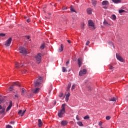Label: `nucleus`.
Returning a JSON list of instances; mask_svg holds the SVG:
<instances>
[{
	"label": "nucleus",
	"instance_id": "1",
	"mask_svg": "<svg viewBox=\"0 0 128 128\" xmlns=\"http://www.w3.org/2000/svg\"><path fill=\"white\" fill-rule=\"evenodd\" d=\"M66 104H64L62 106V109L58 112V118H62V116L66 114Z\"/></svg>",
	"mask_w": 128,
	"mask_h": 128
},
{
	"label": "nucleus",
	"instance_id": "2",
	"mask_svg": "<svg viewBox=\"0 0 128 128\" xmlns=\"http://www.w3.org/2000/svg\"><path fill=\"white\" fill-rule=\"evenodd\" d=\"M42 82V77L40 76L36 80L34 81V86L36 88L40 86Z\"/></svg>",
	"mask_w": 128,
	"mask_h": 128
},
{
	"label": "nucleus",
	"instance_id": "3",
	"mask_svg": "<svg viewBox=\"0 0 128 128\" xmlns=\"http://www.w3.org/2000/svg\"><path fill=\"white\" fill-rule=\"evenodd\" d=\"M20 54H22L24 56H26L28 54V51L26 48L20 46L19 48Z\"/></svg>",
	"mask_w": 128,
	"mask_h": 128
},
{
	"label": "nucleus",
	"instance_id": "4",
	"mask_svg": "<svg viewBox=\"0 0 128 128\" xmlns=\"http://www.w3.org/2000/svg\"><path fill=\"white\" fill-rule=\"evenodd\" d=\"M35 58L37 64H40V60H42V54L40 53H38L35 56Z\"/></svg>",
	"mask_w": 128,
	"mask_h": 128
},
{
	"label": "nucleus",
	"instance_id": "5",
	"mask_svg": "<svg viewBox=\"0 0 128 128\" xmlns=\"http://www.w3.org/2000/svg\"><path fill=\"white\" fill-rule=\"evenodd\" d=\"M12 38H9L5 42L4 46H10V44H12Z\"/></svg>",
	"mask_w": 128,
	"mask_h": 128
},
{
	"label": "nucleus",
	"instance_id": "6",
	"mask_svg": "<svg viewBox=\"0 0 128 128\" xmlns=\"http://www.w3.org/2000/svg\"><path fill=\"white\" fill-rule=\"evenodd\" d=\"M88 24L90 26H92V30H96V26H94V24L92 20H89L88 21Z\"/></svg>",
	"mask_w": 128,
	"mask_h": 128
},
{
	"label": "nucleus",
	"instance_id": "7",
	"mask_svg": "<svg viewBox=\"0 0 128 128\" xmlns=\"http://www.w3.org/2000/svg\"><path fill=\"white\" fill-rule=\"evenodd\" d=\"M86 74V69H83L82 70H81L79 72V76H84Z\"/></svg>",
	"mask_w": 128,
	"mask_h": 128
},
{
	"label": "nucleus",
	"instance_id": "8",
	"mask_svg": "<svg viewBox=\"0 0 128 128\" xmlns=\"http://www.w3.org/2000/svg\"><path fill=\"white\" fill-rule=\"evenodd\" d=\"M68 122L66 120H63L61 121V125L62 126H68Z\"/></svg>",
	"mask_w": 128,
	"mask_h": 128
},
{
	"label": "nucleus",
	"instance_id": "9",
	"mask_svg": "<svg viewBox=\"0 0 128 128\" xmlns=\"http://www.w3.org/2000/svg\"><path fill=\"white\" fill-rule=\"evenodd\" d=\"M116 57L118 60H120V62H123L124 58H122V56H120V54H116Z\"/></svg>",
	"mask_w": 128,
	"mask_h": 128
},
{
	"label": "nucleus",
	"instance_id": "10",
	"mask_svg": "<svg viewBox=\"0 0 128 128\" xmlns=\"http://www.w3.org/2000/svg\"><path fill=\"white\" fill-rule=\"evenodd\" d=\"M40 88H35L33 89L32 92L33 94H36L38 92H40Z\"/></svg>",
	"mask_w": 128,
	"mask_h": 128
},
{
	"label": "nucleus",
	"instance_id": "11",
	"mask_svg": "<svg viewBox=\"0 0 128 128\" xmlns=\"http://www.w3.org/2000/svg\"><path fill=\"white\" fill-rule=\"evenodd\" d=\"M78 64L79 68H80V66H82V58H78Z\"/></svg>",
	"mask_w": 128,
	"mask_h": 128
},
{
	"label": "nucleus",
	"instance_id": "12",
	"mask_svg": "<svg viewBox=\"0 0 128 128\" xmlns=\"http://www.w3.org/2000/svg\"><path fill=\"white\" fill-rule=\"evenodd\" d=\"M12 102L10 101V102L9 106H8V107L7 108L6 110V112H8L10 110V108H12Z\"/></svg>",
	"mask_w": 128,
	"mask_h": 128
},
{
	"label": "nucleus",
	"instance_id": "13",
	"mask_svg": "<svg viewBox=\"0 0 128 128\" xmlns=\"http://www.w3.org/2000/svg\"><path fill=\"white\" fill-rule=\"evenodd\" d=\"M38 126L39 128H42V122L40 119H38Z\"/></svg>",
	"mask_w": 128,
	"mask_h": 128
},
{
	"label": "nucleus",
	"instance_id": "14",
	"mask_svg": "<svg viewBox=\"0 0 128 128\" xmlns=\"http://www.w3.org/2000/svg\"><path fill=\"white\" fill-rule=\"evenodd\" d=\"M108 4H110V3L108 2V0H104L102 2V6H108Z\"/></svg>",
	"mask_w": 128,
	"mask_h": 128
},
{
	"label": "nucleus",
	"instance_id": "15",
	"mask_svg": "<svg viewBox=\"0 0 128 128\" xmlns=\"http://www.w3.org/2000/svg\"><path fill=\"white\" fill-rule=\"evenodd\" d=\"M103 24H104V26H110V23L108 22V21L104 20V22H103Z\"/></svg>",
	"mask_w": 128,
	"mask_h": 128
},
{
	"label": "nucleus",
	"instance_id": "16",
	"mask_svg": "<svg viewBox=\"0 0 128 128\" xmlns=\"http://www.w3.org/2000/svg\"><path fill=\"white\" fill-rule=\"evenodd\" d=\"M92 9L89 8L87 9V12L88 14H92Z\"/></svg>",
	"mask_w": 128,
	"mask_h": 128
},
{
	"label": "nucleus",
	"instance_id": "17",
	"mask_svg": "<svg viewBox=\"0 0 128 128\" xmlns=\"http://www.w3.org/2000/svg\"><path fill=\"white\" fill-rule=\"evenodd\" d=\"M70 93L68 92L67 94H66V102H68V98H70Z\"/></svg>",
	"mask_w": 128,
	"mask_h": 128
},
{
	"label": "nucleus",
	"instance_id": "18",
	"mask_svg": "<svg viewBox=\"0 0 128 128\" xmlns=\"http://www.w3.org/2000/svg\"><path fill=\"white\" fill-rule=\"evenodd\" d=\"M5 110H6V106H3L2 110L0 111V114H2L4 112Z\"/></svg>",
	"mask_w": 128,
	"mask_h": 128
},
{
	"label": "nucleus",
	"instance_id": "19",
	"mask_svg": "<svg viewBox=\"0 0 128 128\" xmlns=\"http://www.w3.org/2000/svg\"><path fill=\"white\" fill-rule=\"evenodd\" d=\"M64 50V45L62 44H61L60 48L58 49V52H60Z\"/></svg>",
	"mask_w": 128,
	"mask_h": 128
},
{
	"label": "nucleus",
	"instance_id": "20",
	"mask_svg": "<svg viewBox=\"0 0 128 128\" xmlns=\"http://www.w3.org/2000/svg\"><path fill=\"white\" fill-rule=\"evenodd\" d=\"M109 100L110 102H116V98L113 97L111 98H109Z\"/></svg>",
	"mask_w": 128,
	"mask_h": 128
},
{
	"label": "nucleus",
	"instance_id": "21",
	"mask_svg": "<svg viewBox=\"0 0 128 128\" xmlns=\"http://www.w3.org/2000/svg\"><path fill=\"white\" fill-rule=\"evenodd\" d=\"M112 2L114 4H120V2H122V0H112Z\"/></svg>",
	"mask_w": 128,
	"mask_h": 128
},
{
	"label": "nucleus",
	"instance_id": "22",
	"mask_svg": "<svg viewBox=\"0 0 128 128\" xmlns=\"http://www.w3.org/2000/svg\"><path fill=\"white\" fill-rule=\"evenodd\" d=\"M21 90H22V96H24V92H26V90L24 88H21Z\"/></svg>",
	"mask_w": 128,
	"mask_h": 128
},
{
	"label": "nucleus",
	"instance_id": "23",
	"mask_svg": "<svg viewBox=\"0 0 128 128\" xmlns=\"http://www.w3.org/2000/svg\"><path fill=\"white\" fill-rule=\"evenodd\" d=\"M15 66L16 68H20V64L18 62H15Z\"/></svg>",
	"mask_w": 128,
	"mask_h": 128
},
{
	"label": "nucleus",
	"instance_id": "24",
	"mask_svg": "<svg viewBox=\"0 0 128 128\" xmlns=\"http://www.w3.org/2000/svg\"><path fill=\"white\" fill-rule=\"evenodd\" d=\"M12 85L13 86H20V83L18 82H14Z\"/></svg>",
	"mask_w": 128,
	"mask_h": 128
},
{
	"label": "nucleus",
	"instance_id": "25",
	"mask_svg": "<svg viewBox=\"0 0 128 128\" xmlns=\"http://www.w3.org/2000/svg\"><path fill=\"white\" fill-rule=\"evenodd\" d=\"M92 6H96V0H92Z\"/></svg>",
	"mask_w": 128,
	"mask_h": 128
},
{
	"label": "nucleus",
	"instance_id": "26",
	"mask_svg": "<svg viewBox=\"0 0 128 128\" xmlns=\"http://www.w3.org/2000/svg\"><path fill=\"white\" fill-rule=\"evenodd\" d=\"M77 124L78 126H84V124H82V122H78Z\"/></svg>",
	"mask_w": 128,
	"mask_h": 128
},
{
	"label": "nucleus",
	"instance_id": "27",
	"mask_svg": "<svg viewBox=\"0 0 128 128\" xmlns=\"http://www.w3.org/2000/svg\"><path fill=\"white\" fill-rule=\"evenodd\" d=\"M62 72H68L66 70V68L64 66L62 67Z\"/></svg>",
	"mask_w": 128,
	"mask_h": 128
},
{
	"label": "nucleus",
	"instance_id": "28",
	"mask_svg": "<svg viewBox=\"0 0 128 128\" xmlns=\"http://www.w3.org/2000/svg\"><path fill=\"white\" fill-rule=\"evenodd\" d=\"M44 48H46V44H42L40 46V48H41V50H44Z\"/></svg>",
	"mask_w": 128,
	"mask_h": 128
},
{
	"label": "nucleus",
	"instance_id": "29",
	"mask_svg": "<svg viewBox=\"0 0 128 128\" xmlns=\"http://www.w3.org/2000/svg\"><path fill=\"white\" fill-rule=\"evenodd\" d=\"M70 86H72V84H68V88H67V90H68V92L70 91Z\"/></svg>",
	"mask_w": 128,
	"mask_h": 128
},
{
	"label": "nucleus",
	"instance_id": "30",
	"mask_svg": "<svg viewBox=\"0 0 128 128\" xmlns=\"http://www.w3.org/2000/svg\"><path fill=\"white\" fill-rule=\"evenodd\" d=\"M112 20H116V16L114 14L112 15Z\"/></svg>",
	"mask_w": 128,
	"mask_h": 128
},
{
	"label": "nucleus",
	"instance_id": "31",
	"mask_svg": "<svg viewBox=\"0 0 128 128\" xmlns=\"http://www.w3.org/2000/svg\"><path fill=\"white\" fill-rule=\"evenodd\" d=\"M90 118V116L88 115H87L84 117V120H88Z\"/></svg>",
	"mask_w": 128,
	"mask_h": 128
},
{
	"label": "nucleus",
	"instance_id": "32",
	"mask_svg": "<svg viewBox=\"0 0 128 128\" xmlns=\"http://www.w3.org/2000/svg\"><path fill=\"white\" fill-rule=\"evenodd\" d=\"M70 10L71 12H76V10H74V9L72 6L70 7Z\"/></svg>",
	"mask_w": 128,
	"mask_h": 128
},
{
	"label": "nucleus",
	"instance_id": "33",
	"mask_svg": "<svg viewBox=\"0 0 128 128\" xmlns=\"http://www.w3.org/2000/svg\"><path fill=\"white\" fill-rule=\"evenodd\" d=\"M10 90H14V86L12 85L10 88H9Z\"/></svg>",
	"mask_w": 128,
	"mask_h": 128
},
{
	"label": "nucleus",
	"instance_id": "34",
	"mask_svg": "<svg viewBox=\"0 0 128 128\" xmlns=\"http://www.w3.org/2000/svg\"><path fill=\"white\" fill-rule=\"evenodd\" d=\"M109 68L110 70H114V66H112V64H110L109 65Z\"/></svg>",
	"mask_w": 128,
	"mask_h": 128
},
{
	"label": "nucleus",
	"instance_id": "35",
	"mask_svg": "<svg viewBox=\"0 0 128 128\" xmlns=\"http://www.w3.org/2000/svg\"><path fill=\"white\" fill-rule=\"evenodd\" d=\"M125 12L126 10H119V14H122V12Z\"/></svg>",
	"mask_w": 128,
	"mask_h": 128
},
{
	"label": "nucleus",
	"instance_id": "36",
	"mask_svg": "<svg viewBox=\"0 0 128 128\" xmlns=\"http://www.w3.org/2000/svg\"><path fill=\"white\" fill-rule=\"evenodd\" d=\"M74 88H76V85L73 84L72 87V90H74Z\"/></svg>",
	"mask_w": 128,
	"mask_h": 128
},
{
	"label": "nucleus",
	"instance_id": "37",
	"mask_svg": "<svg viewBox=\"0 0 128 128\" xmlns=\"http://www.w3.org/2000/svg\"><path fill=\"white\" fill-rule=\"evenodd\" d=\"M0 36H6V34L4 33H0Z\"/></svg>",
	"mask_w": 128,
	"mask_h": 128
},
{
	"label": "nucleus",
	"instance_id": "38",
	"mask_svg": "<svg viewBox=\"0 0 128 128\" xmlns=\"http://www.w3.org/2000/svg\"><path fill=\"white\" fill-rule=\"evenodd\" d=\"M18 114H22V110H20L18 112Z\"/></svg>",
	"mask_w": 128,
	"mask_h": 128
},
{
	"label": "nucleus",
	"instance_id": "39",
	"mask_svg": "<svg viewBox=\"0 0 128 128\" xmlns=\"http://www.w3.org/2000/svg\"><path fill=\"white\" fill-rule=\"evenodd\" d=\"M106 120H110V116H106Z\"/></svg>",
	"mask_w": 128,
	"mask_h": 128
},
{
	"label": "nucleus",
	"instance_id": "40",
	"mask_svg": "<svg viewBox=\"0 0 128 128\" xmlns=\"http://www.w3.org/2000/svg\"><path fill=\"white\" fill-rule=\"evenodd\" d=\"M22 74H26V72H28V71L26 70H22Z\"/></svg>",
	"mask_w": 128,
	"mask_h": 128
},
{
	"label": "nucleus",
	"instance_id": "41",
	"mask_svg": "<svg viewBox=\"0 0 128 128\" xmlns=\"http://www.w3.org/2000/svg\"><path fill=\"white\" fill-rule=\"evenodd\" d=\"M6 128H12V126L10 124H8L6 126Z\"/></svg>",
	"mask_w": 128,
	"mask_h": 128
},
{
	"label": "nucleus",
	"instance_id": "42",
	"mask_svg": "<svg viewBox=\"0 0 128 128\" xmlns=\"http://www.w3.org/2000/svg\"><path fill=\"white\" fill-rule=\"evenodd\" d=\"M26 110H24L22 112V114L20 116H24V113L26 112Z\"/></svg>",
	"mask_w": 128,
	"mask_h": 128
},
{
	"label": "nucleus",
	"instance_id": "43",
	"mask_svg": "<svg viewBox=\"0 0 128 128\" xmlns=\"http://www.w3.org/2000/svg\"><path fill=\"white\" fill-rule=\"evenodd\" d=\"M59 96L60 98H62V96H64V94L60 93V94H59Z\"/></svg>",
	"mask_w": 128,
	"mask_h": 128
},
{
	"label": "nucleus",
	"instance_id": "44",
	"mask_svg": "<svg viewBox=\"0 0 128 128\" xmlns=\"http://www.w3.org/2000/svg\"><path fill=\"white\" fill-rule=\"evenodd\" d=\"M98 126H102V122H99Z\"/></svg>",
	"mask_w": 128,
	"mask_h": 128
},
{
	"label": "nucleus",
	"instance_id": "45",
	"mask_svg": "<svg viewBox=\"0 0 128 128\" xmlns=\"http://www.w3.org/2000/svg\"><path fill=\"white\" fill-rule=\"evenodd\" d=\"M90 40H88L86 44V46H88V44H90Z\"/></svg>",
	"mask_w": 128,
	"mask_h": 128
},
{
	"label": "nucleus",
	"instance_id": "46",
	"mask_svg": "<svg viewBox=\"0 0 128 128\" xmlns=\"http://www.w3.org/2000/svg\"><path fill=\"white\" fill-rule=\"evenodd\" d=\"M68 64H70V60H68L66 62V66H68Z\"/></svg>",
	"mask_w": 128,
	"mask_h": 128
},
{
	"label": "nucleus",
	"instance_id": "47",
	"mask_svg": "<svg viewBox=\"0 0 128 128\" xmlns=\"http://www.w3.org/2000/svg\"><path fill=\"white\" fill-rule=\"evenodd\" d=\"M18 96H18V94H16L14 96V97H15V98H18Z\"/></svg>",
	"mask_w": 128,
	"mask_h": 128
},
{
	"label": "nucleus",
	"instance_id": "48",
	"mask_svg": "<svg viewBox=\"0 0 128 128\" xmlns=\"http://www.w3.org/2000/svg\"><path fill=\"white\" fill-rule=\"evenodd\" d=\"M76 119L77 120H80V118H78V116H76Z\"/></svg>",
	"mask_w": 128,
	"mask_h": 128
},
{
	"label": "nucleus",
	"instance_id": "49",
	"mask_svg": "<svg viewBox=\"0 0 128 128\" xmlns=\"http://www.w3.org/2000/svg\"><path fill=\"white\" fill-rule=\"evenodd\" d=\"M26 22H30V20L28 19V20H26Z\"/></svg>",
	"mask_w": 128,
	"mask_h": 128
},
{
	"label": "nucleus",
	"instance_id": "50",
	"mask_svg": "<svg viewBox=\"0 0 128 128\" xmlns=\"http://www.w3.org/2000/svg\"><path fill=\"white\" fill-rule=\"evenodd\" d=\"M10 124H14V122H12V121H11Z\"/></svg>",
	"mask_w": 128,
	"mask_h": 128
},
{
	"label": "nucleus",
	"instance_id": "51",
	"mask_svg": "<svg viewBox=\"0 0 128 128\" xmlns=\"http://www.w3.org/2000/svg\"><path fill=\"white\" fill-rule=\"evenodd\" d=\"M22 66H24V64H22V63H21L20 64V68Z\"/></svg>",
	"mask_w": 128,
	"mask_h": 128
},
{
	"label": "nucleus",
	"instance_id": "52",
	"mask_svg": "<svg viewBox=\"0 0 128 128\" xmlns=\"http://www.w3.org/2000/svg\"><path fill=\"white\" fill-rule=\"evenodd\" d=\"M88 89L90 90H92V87H90V86H89L88 87Z\"/></svg>",
	"mask_w": 128,
	"mask_h": 128
},
{
	"label": "nucleus",
	"instance_id": "53",
	"mask_svg": "<svg viewBox=\"0 0 128 128\" xmlns=\"http://www.w3.org/2000/svg\"><path fill=\"white\" fill-rule=\"evenodd\" d=\"M67 42L69 43V44H71V42L70 40H67Z\"/></svg>",
	"mask_w": 128,
	"mask_h": 128
},
{
	"label": "nucleus",
	"instance_id": "54",
	"mask_svg": "<svg viewBox=\"0 0 128 128\" xmlns=\"http://www.w3.org/2000/svg\"><path fill=\"white\" fill-rule=\"evenodd\" d=\"M30 36H26V38H28V40H30Z\"/></svg>",
	"mask_w": 128,
	"mask_h": 128
},
{
	"label": "nucleus",
	"instance_id": "55",
	"mask_svg": "<svg viewBox=\"0 0 128 128\" xmlns=\"http://www.w3.org/2000/svg\"><path fill=\"white\" fill-rule=\"evenodd\" d=\"M84 24H82V28H84Z\"/></svg>",
	"mask_w": 128,
	"mask_h": 128
},
{
	"label": "nucleus",
	"instance_id": "56",
	"mask_svg": "<svg viewBox=\"0 0 128 128\" xmlns=\"http://www.w3.org/2000/svg\"><path fill=\"white\" fill-rule=\"evenodd\" d=\"M103 8H104L105 10H106V8H108V7L106 6H104Z\"/></svg>",
	"mask_w": 128,
	"mask_h": 128
},
{
	"label": "nucleus",
	"instance_id": "57",
	"mask_svg": "<svg viewBox=\"0 0 128 128\" xmlns=\"http://www.w3.org/2000/svg\"><path fill=\"white\" fill-rule=\"evenodd\" d=\"M30 96H32V94H31L30 95L28 96V98H30Z\"/></svg>",
	"mask_w": 128,
	"mask_h": 128
},
{
	"label": "nucleus",
	"instance_id": "58",
	"mask_svg": "<svg viewBox=\"0 0 128 128\" xmlns=\"http://www.w3.org/2000/svg\"><path fill=\"white\" fill-rule=\"evenodd\" d=\"M62 10H66V8H62Z\"/></svg>",
	"mask_w": 128,
	"mask_h": 128
},
{
	"label": "nucleus",
	"instance_id": "59",
	"mask_svg": "<svg viewBox=\"0 0 128 128\" xmlns=\"http://www.w3.org/2000/svg\"><path fill=\"white\" fill-rule=\"evenodd\" d=\"M54 105L56 104V102H54Z\"/></svg>",
	"mask_w": 128,
	"mask_h": 128
},
{
	"label": "nucleus",
	"instance_id": "60",
	"mask_svg": "<svg viewBox=\"0 0 128 128\" xmlns=\"http://www.w3.org/2000/svg\"><path fill=\"white\" fill-rule=\"evenodd\" d=\"M48 14H49V16H50V13H48Z\"/></svg>",
	"mask_w": 128,
	"mask_h": 128
},
{
	"label": "nucleus",
	"instance_id": "61",
	"mask_svg": "<svg viewBox=\"0 0 128 128\" xmlns=\"http://www.w3.org/2000/svg\"><path fill=\"white\" fill-rule=\"evenodd\" d=\"M51 88H52V86H51Z\"/></svg>",
	"mask_w": 128,
	"mask_h": 128
},
{
	"label": "nucleus",
	"instance_id": "62",
	"mask_svg": "<svg viewBox=\"0 0 128 128\" xmlns=\"http://www.w3.org/2000/svg\"><path fill=\"white\" fill-rule=\"evenodd\" d=\"M25 18H26V17H25Z\"/></svg>",
	"mask_w": 128,
	"mask_h": 128
},
{
	"label": "nucleus",
	"instance_id": "63",
	"mask_svg": "<svg viewBox=\"0 0 128 128\" xmlns=\"http://www.w3.org/2000/svg\"><path fill=\"white\" fill-rule=\"evenodd\" d=\"M127 98H128V96H127Z\"/></svg>",
	"mask_w": 128,
	"mask_h": 128
}]
</instances>
